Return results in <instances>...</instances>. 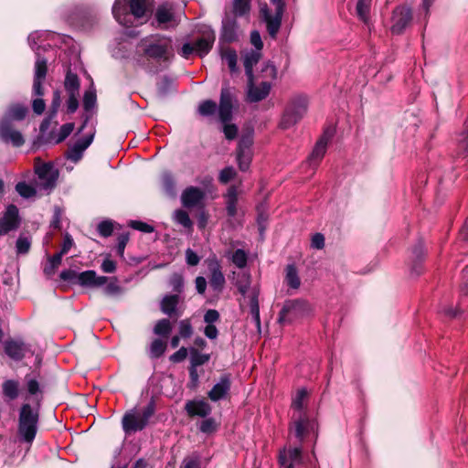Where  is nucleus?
Segmentation results:
<instances>
[{"instance_id": "1", "label": "nucleus", "mask_w": 468, "mask_h": 468, "mask_svg": "<svg viewBox=\"0 0 468 468\" xmlns=\"http://www.w3.org/2000/svg\"><path fill=\"white\" fill-rule=\"evenodd\" d=\"M52 34L46 31H35L28 36V43L31 48L36 52L37 59L34 70L33 95L37 98L32 101L33 112L40 115L45 112L46 103L41 98L44 95L42 83L47 75V59L40 56V49L46 48L44 43Z\"/></svg>"}, {"instance_id": "2", "label": "nucleus", "mask_w": 468, "mask_h": 468, "mask_svg": "<svg viewBox=\"0 0 468 468\" xmlns=\"http://www.w3.org/2000/svg\"><path fill=\"white\" fill-rule=\"evenodd\" d=\"M38 410L29 404H23L18 416V435L22 441L31 444L36 438L38 428Z\"/></svg>"}, {"instance_id": "3", "label": "nucleus", "mask_w": 468, "mask_h": 468, "mask_svg": "<svg viewBox=\"0 0 468 468\" xmlns=\"http://www.w3.org/2000/svg\"><path fill=\"white\" fill-rule=\"evenodd\" d=\"M81 287H102V292L106 296H114L117 293V280L106 276H98L95 271H85L78 275V283Z\"/></svg>"}, {"instance_id": "4", "label": "nucleus", "mask_w": 468, "mask_h": 468, "mask_svg": "<svg viewBox=\"0 0 468 468\" xmlns=\"http://www.w3.org/2000/svg\"><path fill=\"white\" fill-rule=\"evenodd\" d=\"M308 100L305 96L297 95L290 101L282 119L281 126L288 129L297 123L307 112Z\"/></svg>"}, {"instance_id": "5", "label": "nucleus", "mask_w": 468, "mask_h": 468, "mask_svg": "<svg viewBox=\"0 0 468 468\" xmlns=\"http://www.w3.org/2000/svg\"><path fill=\"white\" fill-rule=\"evenodd\" d=\"M154 413L152 407L144 410H131L126 412L122 418V424L123 431L128 433H133L142 431L148 423L149 419Z\"/></svg>"}, {"instance_id": "6", "label": "nucleus", "mask_w": 468, "mask_h": 468, "mask_svg": "<svg viewBox=\"0 0 468 468\" xmlns=\"http://www.w3.org/2000/svg\"><path fill=\"white\" fill-rule=\"evenodd\" d=\"M35 172L37 176L36 182L39 192L49 194L56 186L58 171L51 163L36 165Z\"/></svg>"}, {"instance_id": "7", "label": "nucleus", "mask_w": 468, "mask_h": 468, "mask_svg": "<svg viewBox=\"0 0 468 468\" xmlns=\"http://www.w3.org/2000/svg\"><path fill=\"white\" fill-rule=\"evenodd\" d=\"M80 80L79 77L68 71L64 80V88L67 94V109L69 113L75 112L79 108V98H80Z\"/></svg>"}, {"instance_id": "8", "label": "nucleus", "mask_w": 468, "mask_h": 468, "mask_svg": "<svg viewBox=\"0 0 468 468\" xmlns=\"http://www.w3.org/2000/svg\"><path fill=\"white\" fill-rule=\"evenodd\" d=\"M172 41L165 37H155L144 48L145 54L156 59H167L171 54Z\"/></svg>"}, {"instance_id": "9", "label": "nucleus", "mask_w": 468, "mask_h": 468, "mask_svg": "<svg viewBox=\"0 0 468 468\" xmlns=\"http://www.w3.org/2000/svg\"><path fill=\"white\" fill-rule=\"evenodd\" d=\"M309 310V305L303 300H291L284 303L280 314L279 323L290 322L292 319L302 316Z\"/></svg>"}, {"instance_id": "10", "label": "nucleus", "mask_w": 468, "mask_h": 468, "mask_svg": "<svg viewBox=\"0 0 468 468\" xmlns=\"http://www.w3.org/2000/svg\"><path fill=\"white\" fill-rule=\"evenodd\" d=\"M271 2L275 5V15L271 16L266 7L261 8V12L267 24V30L270 36L275 37L281 27L283 3L282 0H271Z\"/></svg>"}, {"instance_id": "11", "label": "nucleus", "mask_w": 468, "mask_h": 468, "mask_svg": "<svg viewBox=\"0 0 468 468\" xmlns=\"http://www.w3.org/2000/svg\"><path fill=\"white\" fill-rule=\"evenodd\" d=\"M95 135L93 125L90 126L88 133L78 139L68 150L66 156L69 160L78 163L83 156L85 150L91 144Z\"/></svg>"}, {"instance_id": "12", "label": "nucleus", "mask_w": 468, "mask_h": 468, "mask_svg": "<svg viewBox=\"0 0 468 468\" xmlns=\"http://www.w3.org/2000/svg\"><path fill=\"white\" fill-rule=\"evenodd\" d=\"M0 140L5 144H11L15 147H20L25 143L22 133L14 129L11 122L6 118L0 120Z\"/></svg>"}, {"instance_id": "13", "label": "nucleus", "mask_w": 468, "mask_h": 468, "mask_svg": "<svg viewBox=\"0 0 468 468\" xmlns=\"http://www.w3.org/2000/svg\"><path fill=\"white\" fill-rule=\"evenodd\" d=\"M19 225L18 208L15 205L7 206L3 217L0 218V236H5L17 229Z\"/></svg>"}, {"instance_id": "14", "label": "nucleus", "mask_w": 468, "mask_h": 468, "mask_svg": "<svg viewBox=\"0 0 468 468\" xmlns=\"http://www.w3.org/2000/svg\"><path fill=\"white\" fill-rule=\"evenodd\" d=\"M96 90L93 83H91L90 88L84 92L83 95L84 122L80 128L79 133H81L88 126V122L96 112Z\"/></svg>"}, {"instance_id": "15", "label": "nucleus", "mask_w": 468, "mask_h": 468, "mask_svg": "<svg viewBox=\"0 0 468 468\" xmlns=\"http://www.w3.org/2000/svg\"><path fill=\"white\" fill-rule=\"evenodd\" d=\"M233 94L229 86H224L220 92V101L218 107L219 120L226 123L232 117Z\"/></svg>"}, {"instance_id": "16", "label": "nucleus", "mask_w": 468, "mask_h": 468, "mask_svg": "<svg viewBox=\"0 0 468 468\" xmlns=\"http://www.w3.org/2000/svg\"><path fill=\"white\" fill-rule=\"evenodd\" d=\"M231 387V380L229 375H223L218 381L208 391L207 397L213 401L217 402L228 397Z\"/></svg>"}, {"instance_id": "17", "label": "nucleus", "mask_w": 468, "mask_h": 468, "mask_svg": "<svg viewBox=\"0 0 468 468\" xmlns=\"http://www.w3.org/2000/svg\"><path fill=\"white\" fill-rule=\"evenodd\" d=\"M271 90V84L267 81H262L260 85L253 83V78L248 79V90L247 100L250 102H258L265 99Z\"/></svg>"}, {"instance_id": "18", "label": "nucleus", "mask_w": 468, "mask_h": 468, "mask_svg": "<svg viewBox=\"0 0 468 468\" xmlns=\"http://www.w3.org/2000/svg\"><path fill=\"white\" fill-rule=\"evenodd\" d=\"M131 14H126L123 20L129 21L131 16L137 20H141L139 23L147 18V11L152 4V0H129Z\"/></svg>"}, {"instance_id": "19", "label": "nucleus", "mask_w": 468, "mask_h": 468, "mask_svg": "<svg viewBox=\"0 0 468 468\" xmlns=\"http://www.w3.org/2000/svg\"><path fill=\"white\" fill-rule=\"evenodd\" d=\"M412 18L411 10L408 7H399L393 13V24L391 31L394 34H400L410 24Z\"/></svg>"}, {"instance_id": "20", "label": "nucleus", "mask_w": 468, "mask_h": 468, "mask_svg": "<svg viewBox=\"0 0 468 468\" xmlns=\"http://www.w3.org/2000/svg\"><path fill=\"white\" fill-rule=\"evenodd\" d=\"M5 352L13 360H21L27 353L31 352L28 345L22 340H10L5 343Z\"/></svg>"}, {"instance_id": "21", "label": "nucleus", "mask_w": 468, "mask_h": 468, "mask_svg": "<svg viewBox=\"0 0 468 468\" xmlns=\"http://www.w3.org/2000/svg\"><path fill=\"white\" fill-rule=\"evenodd\" d=\"M185 410L190 417H207L211 411V406L204 399L188 400L185 405Z\"/></svg>"}, {"instance_id": "22", "label": "nucleus", "mask_w": 468, "mask_h": 468, "mask_svg": "<svg viewBox=\"0 0 468 468\" xmlns=\"http://www.w3.org/2000/svg\"><path fill=\"white\" fill-rule=\"evenodd\" d=\"M210 271L209 284L214 291L220 292L225 284V277L221 271L220 265L217 260L208 261Z\"/></svg>"}, {"instance_id": "23", "label": "nucleus", "mask_w": 468, "mask_h": 468, "mask_svg": "<svg viewBox=\"0 0 468 468\" xmlns=\"http://www.w3.org/2000/svg\"><path fill=\"white\" fill-rule=\"evenodd\" d=\"M280 463L285 468H297L302 464V451L295 447L280 453Z\"/></svg>"}, {"instance_id": "24", "label": "nucleus", "mask_w": 468, "mask_h": 468, "mask_svg": "<svg viewBox=\"0 0 468 468\" xmlns=\"http://www.w3.org/2000/svg\"><path fill=\"white\" fill-rule=\"evenodd\" d=\"M205 197V192L196 186L186 187L181 195V202L186 207L198 205Z\"/></svg>"}, {"instance_id": "25", "label": "nucleus", "mask_w": 468, "mask_h": 468, "mask_svg": "<svg viewBox=\"0 0 468 468\" xmlns=\"http://www.w3.org/2000/svg\"><path fill=\"white\" fill-rule=\"evenodd\" d=\"M331 137L332 133L329 132H325L317 141L308 158V162L310 163L311 165H317L322 160L326 152L327 144Z\"/></svg>"}, {"instance_id": "26", "label": "nucleus", "mask_w": 468, "mask_h": 468, "mask_svg": "<svg viewBox=\"0 0 468 468\" xmlns=\"http://www.w3.org/2000/svg\"><path fill=\"white\" fill-rule=\"evenodd\" d=\"M155 20L158 27L164 29L174 25L175 16L172 6L167 4L158 6L155 12Z\"/></svg>"}, {"instance_id": "27", "label": "nucleus", "mask_w": 468, "mask_h": 468, "mask_svg": "<svg viewBox=\"0 0 468 468\" xmlns=\"http://www.w3.org/2000/svg\"><path fill=\"white\" fill-rule=\"evenodd\" d=\"M215 38L216 37L213 31H206L203 34V36L194 43L196 48V53L200 57L207 55L210 51L214 44Z\"/></svg>"}, {"instance_id": "28", "label": "nucleus", "mask_w": 468, "mask_h": 468, "mask_svg": "<svg viewBox=\"0 0 468 468\" xmlns=\"http://www.w3.org/2000/svg\"><path fill=\"white\" fill-rule=\"evenodd\" d=\"M180 298L178 295H166L161 302V310L169 316H181L183 312L177 308Z\"/></svg>"}, {"instance_id": "29", "label": "nucleus", "mask_w": 468, "mask_h": 468, "mask_svg": "<svg viewBox=\"0 0 468 468\" xmlns=\"http://www.w3.org/2000/svg\"><path fill=\"white\" fill-rule=\"evenodd\" d=\"M261 57V52L259 50L247 51L243 55V65L248 79L253 78L252 69L256 65Z\"/></svg>"}, {"instance_id": "30", "label": "nucleus", "mask_w": 468, "mask_h": 468, "mask_svg": "<svg viewBox=\"0 0 468 468\" xmlns=\"http://www.w3.org/2000/svg\"><path fill=\"white\" fill-rule=\"evenodd\" d=\"M226 209L229 217H235L237 214L238 191L237 187L232 186L229 188L226 195Z\"/></svg>"}, {"instance_id": "31", "label": "nucleus", "mask_w": 468, "mask_h": 468, "mask_svg": "<svg viewBox=\"0 0 468 468\" xmlns=\"http://www.w3.org/2000/svg\"><path fill=\"white\" fill-rule=\"evenodd\" d=\"M284 281L290 288L293 290L299 289L301 285V280L294 265L291 264L286 267Z\"/></svg>"}, {"instance_id": "32", "label": "nucleus", "mask_w": 468, "mask_h": 468, "mask_svg": "<svg viewBox=\"0 0 468 468\" xmlns=\"http://www.w3.org/2000/svg\"><path fill=\"white\" fill-rule=\"evenodd\" d=\"M27 113V106L17 103L11 105L3 118H6L9 122H11V120L21 121L26 117Z\"/></svg>"}, {"instance_id": "33", "label": "nucleus", "mask_w": 468, "mask_h": 468, "mask_svg": "<svg viewBox=\"0 0 468 468\" xmlns=\"http://www.w3.org/2000/svg\"><path fill=\"white\" fill-rule=\"evenodd\" d=\"M3 394L9 400L16 399L19 395V383L13 379L5 380L3 385Z\"/></svg>"}, {"instance_id": "34", "label": "nucleus", "mask_w": 468, "mask_h": 468, "mask_svg": "<svg viewBox=\"0 0 468 468\" xmlns=\"http://www.w3.org/2000/svg\"><path fill=\"white\" fill-rule=\"evenodd\" d=\"M237 24L235 21L223 23L221 38L227 42H232L237 38Z\"/></svg>"}, {"instance_id": "35", "label": "nucleus", "mask_w": 468, "mask_h": 468, "mask_svg": "<svg viewBox=\"0 0 468 468\" xmlns=\"http://www.w3.org/2000/svg\"><path fill=\"white\" fill-rule=\"evenodd\" d=\"M16 192L24 198H30L37 195L39 192L37 185L32 186L26 182H19L16 186Z\"/></svg>"}, {"instance_id": "36", "label": "nucleus", "mask_w": 468, "mask_h": 468, "mask_svg": "<svg viewBox=\"0 0 468 468\" xmlns=\"http://www.w3.org/2000/svg\"><path fill=\"white\" fill-rule=\"evenodd\" d=\"M210 355L199 353L196 348H190V366L197 367L207 363Z\"/></svg>"}, {"instance_id": "37", "label": "nucleus", "mask_w": 468, "mask_h": 468, "mask_svg": "<svg viewBox=\"0 0 468 468\" xmlns=\"http://www.w3.org/2000/svg\"><path fill=\"white\" fill-rule=\"evenodd\" d=\"M236 286L239 292L245 296L250 287V275L248 272H240L237 275Z\"/></svg>"}, {"instance_id": "38", "label": "nucleus", "mask_w": 468, "mask_h": 468, "mask_svg": "<svg viewBox=\"0 0 468 468\" xmlns=\"http://www.w3.org/2000/svg\"><path fill=\"white\" fill-rule=\"evenodd\" d=\"M371 0H358L356 4V14L358 17L367 23L368 21V14L370 10Z\"/></svg>"}, {"instance_id": "39", "label": "nucleus", "mask_w": 468, "mask_h": 468, "mask_svg": "<svg viewBox=\"0 0 468 468\" xmlns=\"http://www.w3.org/2000/svg\"><path fill=\"white\" fill-rule=\"evenodd\" d=\"M166 343L161 339H154L149 349V355L152 358L160 357L165 351Z\"/></svg>"}, {"instance_id": "40", "label": "nucleus", "mask_w": 468, "mask_h": 468, "mask_svg": "<svg viewBox=\"0 0 468 468\" xmlns=\"http://www.w3.org/2000/svg\"><path fill=\"white\" fill-rule=\"evenodd\" d=\"M250 10V0H233V13L237 16L247 15Z\"/></svg>"}, {"instance_id": "41", "label": "nucleus", "mask_w": 468, "mask_h": 468, "mask_svg": "<svg viewBox=\"0 0 468 468\" xmlns=\"http://www.w3.org/2000/svg\"><path fill=\"white\" fill-rule=\"evenodd\" d=\"M172 330L171 323L168 319L159 320L154 328V333L161 336H167Z\"/></svg>"}, {"instance_id": "42", "label": "nucleus", "mask_w": 468, "mask_h": 468, "mask_svg": "<svg viewBox=\"0 0 468 468\" xmlns=\"http://www.w3.org/2000/svg\"><path fill=\"white\" fill-rule=\"evenodd\" d=\"M174 219L177 224H180L186 229L192 228V221L187 212L183 209H177L174 212Z\"/></svg>"}, {"instance_id": "43", "label": "nucleus", "mask_w": 468, "mask_h": 468, "mask_svg": "<svg viewBox=\"0 0 468 468\" xmlns=\"http://www.w3.org/2000/svg\"><path fill=\"white\" fill-rule=\"evenodd\" d=\"M217 104L211 100L202 101L198 106V112L202 116H210L216 112Z\"/></svg>"}, {"instance_id": "44", "label": "nucleus", "mask_w": 468, "mask_h": 468, "mask_svg": "<svg viewBox=\"0 0 468 468\" xmlns=\"http://www.w3.org/2000/svg\"><path fill=\"white\" fill-rule=\"evenodd\" d=\"M162 186L165 193L169 196L175 195V180L171 174L164 173L162 175Z\"/></svg>"}, {"instance_id": "45", "label": "nucleus", "mask_w": 468, "mask_h": 468, "mask_svg": "<svg viewBox=\"0 0 468 468\" xmlns=\"http://www.w3.org/2000/svg\"><path fill=\"white\" fill-rule=\"evenodd\" d=\"M199 431L203 433H212L215 432L218 429V423L216 422L215 419L213 418H205L200 423H199Z\"/></svg>"}, {"instance_id": "46", "label": "nucleus", "mask_w": 468, "mask_h": 468, "mask_svg": "<svg viewBox=\"0 0 468 468\" xmlns=\"http://www.w3.org/2000/svg\"><path fill=\"white\" fill-rule=\"evenodd\" d=\"M179 335L182 338H189L193 335V326L190 319L181 320L178 324Z\"/></svg>"}, {"instance_id": "47", "label": "nucleus", "mask_w": 468, "mask_h": 468, "mask_svg": "<svg viewBox=\"0 0 468 468\" xmlns=\"http://www.w3.org/2000/svg\"><path fill=\"white\" fill-rule=\"evenodd\" d=\"M237 58L236 52L231 49H228L222 54V59L227 63L232 72L236 71Z\"/></svg>"}, {"instance_id": "48", "label": "nucleus", "mask_w": 468, "mask_h": 468, "mask_svg": "<svg viewBox=\"0 0 468 468\" xmlns=\"http://www.w3.org/2000/svg\"><path fill=\"white\" fill-rule=\"evenodd\" d=\"M232 262L238 268H244L247 264L248 256L243 250L238 249L232 255Z\"/></svg>"}, {"instance_id": "49", "label": "nucleus", "mask_w": 468, "mask_h": 468, "mask_svg": "<svg viewBox=\"0 0 468 468\" xmlns=\"http://www.w3.org/2000/svg\"><path fill=\"white\" fill-rule=\"evenodd\" d=\"M308 425L309 422L302 416H300L299 420L295 421L294 433L298 439L302 440L303 438Z\"/></svg>"}, {"instance_id": "50", "label": "nucleus", "mask_w": 468, "mask_h": 468, "mask_svg": "<svg viewBox=\"0 0 468 468\" xmlns=\"http://www.w3.org/2000/svg\"><path fill=\"white\" fill-rule=\"evenodd\" d=\"M31 242L27 237L19 236L16 243V252L18 254H26L30 249Z\"/></svg>"}, {"instance_id": "51", "label": "nucleus", "mask_w": 468, "mask_h": 468, "mask_svg": "<svg viewBox=\"0 0 468 468\" xmlns=\"http://www.w3.org/2000/svg\"><path fill=\"white\" fill-rule=\"evenodd\" d=\"M128 225L133 229L139 230L144 233H152L154 230L153 226L139 220H130Z\"/></svg>"}, {"instance_id": "52", "label": "nucleus", "mask_w": 468, "mask_h": 468, "mask_svg": "<svg viewBox=\"0 0 468 468\" xmlns=\"http://www.w3.org/2000/svg\"><path fill=\"white\" fill-rule=\"evenodd\" d=\"M307 398V390L305 388H301L297 391L295 397L292 399V407L295 410H302L303 408V403L305 399Z\"/></svg>"}, {"instance_id": "53", "label": "nucleus", "mask_w": 468, "mask_h": 468, "mask_svg": "<svg viewBox=\"0 0 468 468\" xmlns=\"http://www.w3.org/2000/svg\"><path fill=\"white\" fill-rule=\"evenodd\" d=\"M74 130V123L68 122L63 124L58 133L56 143H61L64 141Z\"/></svg>"}, {"instance_id": "54", "label": "nucleus", "mask_w": 468, "mask_h": 468, "mask_svg": "<svg viewBox=\"0 0 468 468\" xmlns=\"http://www.w3.org/2000/svg\"><path fill=\"white\" fill-rule=\"evenodd\" d=\"M237 160L239 164V167L241 171H247L250 167L251 154L244 153V154H237Z\"/></svg>"}, {"instance_id": "55", "label": "nucleus", "mask_w": 468, "mask_h": 468, "mask_svg": "<svg viewBox=\"0 0 468 468\" xmlns=\"http://www.w3.org/2000/svg\"><path fill=\"white\" fill-rule=\"evenodd\" d=\"M235 176L236 171L234 168L232 166H228L220 171L218 180L223 184H227L229 180L234 178Z\"/></svg>"}, {"instance_id": "56", "label": "nucleus", "mask_w": 468, "mask_h": 468, "mask_svg": "<svg viewBox=\"0 0 468 468\" xmlns=\"http://www.w3.org/2000/svg\"><path fill=\"white\" fill-rule=\"evenodd\" d=\"M252 139L250 136H244L239 142L238 154L250 153Z\"/></svg>"}, {"instance_id": "57", "label": "nucleus", "mask_w": 468, "mask_h": 468, "mask_svg": "<svg viewBox=\"0 0 468 468\" xmlns=\"http://www.w3.org/2000/svg\"><path fill=\"white\" fill-rule=\"evenodd\" d=\"M113 230V225L111 221L104 220L98 225V232L102 237H109Z\"/></svg>"}, {"instance_id": "58", "label": "nucleus", "mask_w": 468, "mask_h": 468, "mask_svg": "<svg viewBox=\"0 0 468 468\" xmlns=\"http://www.w3.org/2000/svg\"><path fill=\"white\" fill-rule=\"evenodd\" d=\"M219 313L215 309L207 310L204 314V322L207 324H214L219 320Z\"/></svg>"}, {"instance_id": "59", "label": "nucleus", "mask_w": 468, "mask_h": 468, "mask_svg": "<svg viewBox=\"0 0 468 468\" xmlns=\"http://www.w3.org/2000/svg\"><path fill=\"white\" fill-rule=\"evenodd\" d=\"M60 104H61L60 91L55 90L53 92V98H52V102H51L49 112L52 113V115H56L58 111V108L60 107Z\"/></svg>"}, {"instance_id": "60", "label": "nucleus", "mask_w": 468, "mask_h": 468, "mask_svg": "<svg viewBox=\"0 0 468 468\" xmlns=\"http://www.w3.org/2000/svg\"><path fill=\"white\" fill-rule=\"evenodd\" d=\"M27 381V390L29 395H36L37 392H39V383L35 378H30L28 377L26 378Z\"/></svg>"}, {"instance_id": "61", "label": "nucleus", "mask_w": 468, "mask_h": 468, "mask_svg": "<svg viewBox=\"0 0 468 468\" xmlns=\"http://www.w3.org/2000/svg\"><path fill=\"white\" fill-rule=\"evenodd\" d=\"M79 272L73 270H64L60 272V279L63 281L78 283Z\"/></svg>"}, {"instance_id": "62", "label": "nucleus", "mask_w": 468, "mask_h": 468, "mask_svg": "<svg viewBox=\"0 0 468 468\" xmlns=\"http://www.w3.org/2000/svg\"><path fill=\"white\" fill-rule=\"evenodd\" d=\"M62 214H63V211L59 207H54L53 218L50 222V226L53 229H60V227H61L60 221H61Z\"/></svg>"}, {"instance_id": "63", "label": "nucleus", "mask_w": 468, "mask_h": 468, "mask_svg": "<svg viewBox=\"0 0 468 468\" xmlns=\"http://www.w3.org/2000/svg\"><path fill=\"white\" fill-rule=\"evenodd\" d=\"M311 247L315 250H322L324 247V237L321 233H315L312 237Z\"/></svg>"}, {"instance_id": "64", "label": "nucleus", "mask_w": 468, "mask_h": 468, "mask_svg": "<svg viewBox=\"0 0 468 468\" xmlns=\"http://www.w3.org/2000/svg\"><path fill=\"white\" fill-rule=\"evenodd\" d=\"M170 283L176 292H180L184 286L183 277L179 274H174L171 277Z\"/></svg>"}]
</instances>
